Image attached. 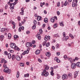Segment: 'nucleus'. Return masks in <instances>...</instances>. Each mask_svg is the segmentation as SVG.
<instances>
[{"label":"nucleus","mask_w":80,"mask_h":80,"mask_svg":"<svg viewBox=\"0 0 80 80\" xmlns=\"http://www.w3.org/2000/svg\"><path fill=\"white\" fill-rule=\"evenodd\" d=\"M46 67L45 68V70H49V67L48 66V65H46Z\"/></svg>","instance_id":"obj_18"},{"label":"nucleus","mask_w":80,"mask_h":80,"mask_svg":"<svg viewBox=\"0 0 80 80\" xmlns=\"http://www.w3.org/2000/svg\"><path fill=\"white\" fill-rule=\"evenodd\" d=\"M70 37L71 38H72V39H73V38H74V37H73V36L71 34Z\"/></svg>","instance_id":"obj_54"},{"label":"nucleus","mask_w":80,"mask_h":80,"mask_svg":"<svg viewBox=\"0 0 80 80\" xmlns=\"http://www.w3.org/2000/svg\"><path fill=\"white\" fill-rule=\"evenodd\" d=\"M68 2H67V1H66L65 3L64 4V6H67V5H69V3L70 2V0H68Z\"/></svg>","instance_id":"obj_10"},{"label":"nucleus","mask_w":80,"mask_h":80,"mask_svg":"<svg viewBox=\"0 0 80 80\" xmlns=\"http://www.w3.org/2000/svg\"><path fill=\"white\" fill-rule=\"evenodd\" d=\"M3 67L4 68H5L3 70L4 72L10 74L11 73V70L9 69L8 68H7V66L6 64H4L3 65Z\"/></svg>","instance_id":"obj_1"},{"label":"nucleus","mask_w":80,"mask_h":80,"mask_svg":"<svg viewBox=\"0 0 80 80\" xmlns=\"http://www.w3.org/2000/svg\"><path fill=\"white\" fill-rule=\"evenodd\" d=\"M39 32H38V34L36 36V37L38 38L39 40H40V39L41 38V36H40V34H42L43 33L42 29H40L39 30Z\"/></svg>","instance_id":"obj_2"},{"label":"nucleus","mask_w":80,"mask_h":80,"mask_svg":"<svg viewBox=\"0 0 80 80\" xmlns=\"http://www.w3.org/2000/svg\"><path fill=\"white\" fill-rule=\"evenodd\" d=\"M15 58L18 61H19V60H21V58L19 55H16V56Z\"/></svg>","instance_id":"obj_12"},{"label":"nucleus","mask_w":80,"mask_h":80,"mask_svg":"<svg viewBox=\"0 0 80 80\" xmlns=\"http://www.w3.org/2000/svg\"><path fill=\"white\" fill-rule=\"evenodd\" d=\"M35 42H35V41L33 40L32 42V44H33H33H35Z\"/></svg>","instance_id":"obj_57"},{"label":"nucleus","mask_w":80,"mask_h":80,"mask_svg":"<svg viewBox=\"0 0 80 80\" xmlns=\"http://www.w3.org/2000/svg\"><path fill=\"white\" fill-rule=\"evenodd\" d=\"M8 58H9V59H11V58H12V56L11 55V54L8 53Z\"/></svg>","instance_id":"obj_22"},{"label":"nucleus","mask_w":80,"mask_h":80,"mask_svg":"<svg viewBox=\"0 0 80 80\" xmlns=\"http://www.w3.org/2000/svg\"><path fill=\"white\" fill-rule=\"evenodd\" d=\"M44 40L45 41H47L48 40V37L47 36H46L44 38Z\"/></svg>","instance_id":"obj_33"},{"label":"nucleus","mask_w":80,"mask_h":80,"mask_svg":"<svg viewBox=\"0 0 80 80\" xmlns=\"http://www.w3.org/2000/svg\"><path fill=\"white\" fill-rule=\"evenodd\" d=\"M32 44L30 42H27L26 43V47L28 48L32 47Z\"/></svg>","instance_id":"obj_9"},{"label":"nucleus","mask_w":80,"mask_h":80,"mask_svg":"<svg viewBox=\"0 0 80 80\" xmlns=\"http://www.w3.org/2000/svg\"><path fill=\"white\" fill-rule=\"evenodd\" d=\"M27 53V51H25L23 53H22V54L23 55H25V54H26Z\"/></svg>","instance_id":"obj_44"},{"label":"nucleus","mask_w":80,"mask_h":80,"mask_svg":"<svg viewBox=\"0 0 80 80\" xmlns=\"http://www.w3.org/2000/svg\"><path fill=\"white\" fill-rule=\"evenodd\" d=\"M74 75L75 78H76V77H77V75H78V72H75Z\"/></svg>","instance_id":"obj_16"},{"label":"nucleus","mask_w":80,"mask_h":80,"mask_svg":"<svg viewBox=\"0 0 80 80\" xmlns=\"http://www.w3.org/2000/svg\"><path fill=\"white\" fill-rule=\"evenodd\" d=\"M3 12V9H0V12L1 13H2Z\"/></svg>","instance_id":"obj_52"},{"label":"nucleus","mask_w":80,"mask_h":80,"mask_svg":"<svg viewBox=\"0 0 80 80\" xmlns=\"http://www.w3.org/2000/svg\"><path fill=\"white\" fill-rule=\"evenodd\" d=\"M14 38L15 39L17 38H18V35H15L14 36Z\"/></svg>","instance_id":"obj_39"},{"label":"nucleus","mask_w":80,"mask_h":80,"mask_svg":"<svg viewBox=\"0 0 80 80\" xmlns=\"http://www.w3.org/2000/svg\"><path fill=\"white\" fill-rule=\"evenodd\" d=\"M40 53V51L39 50H38L36 51L35 53L36 55H38Z\"/></svg>","instance_id":"obj_17"},{"label":"nucleus","mask_w":80,"mask_h":80,"mask_svg":"<svg viewBox=\"0 0 80 80\" xmlns=\"http://www.w3.org/2000/svg\"><path fill=\"white\" fill-rule=\"evenodd\" d=\"M76 66L78 67H80V62H78L76 64Z\"/></svg>","instance_id":"obj_26"},{"label":"nucleus","mask_w":80,"mask_h":80,"mask_svg":"<svg viewBox=\"0 0 80 80\" xmlns=\"http://www.w3.org/2000/svg\"><path fill=\"white\" fill-rule=\"evenodd\" d=\"M59 24L60 26H62V27H63L64 25H63V22L62 21L61 22H59Z\"/></svg>","instance_id":"obj_24"},{"label":"nucleus","mask_w":80,"mask_h":80,"mask_svg":"<svg viewBox=\"0 0 80 80\" xmlns=\"http://www.w3.org/2000/svg\"><path fill=\"white\" fill-rule=\"evenodd\" d=\"M18 21H19V22H20V21L21 20V18H20V16L18 17Z\"/></svg>","instance_id":"obj_36"},{"label":"nucleus","mask_w":80,"mask_h":80,"mask_svg":"<svg viewBox=\"0 0 80 80\" xmlns=\"http://www.w3.org/2000/svg\"><path fill=\"white\" fill-rule=\"evenodd\" d=\"M57 26V23L54 24V28H56Z\"/></svg>","instance_id":"obj_55"},{"label":"nucleus","mask_w":80,"mask_h":80,"mask_svg":"<svg viewBox=\"0 0 80 80\" xmlns=\"http://www.w3.org/2000/svg\"><path fill=\"white\" fill-rule=\"evenodd\" d=\"M21 30H22V29H21V27H20L19 28V32H21Z\"/></svg>","instance_id":"obj_62"},{"label":"nucleus","mask_w":80,"mask_h":80,"mask_svg":"<svg viewBox=\"0 0 80 80\" xmlns=\"http://www.w3.org/2000/svg\"><path fill=\"white\" fill-rule=\"evenodd\" d=\"M19 65L21 67H24V63H20Z\"/></svg>","instance_id":"obj_28"},{"label":"nucleus","mask_w":80,"mask_h":80,"mask_svg":"<svg viewBox=\"0 0 80 80\" xmlns=\"http://www.w3.org/2000/svg\"><path fill=\"white\" fill-rule=\"evenodd\" d=\"M12 24L13 25V28H15V22L13 21H12Z\"/></svg>","instance_id":"obj_19"},{"label":"nucleus","mask_w":80,"mask_h":80,"mask_svg":"<svg viewBox=\"0 0 80 80\" xmlns=\"http://www.w3.org/2000/svg\"><path fill=\"white\" fill-rule=\"evenodd\" d=\"M49 75V73L47 72V71L45 70H44L43 72L42 73V76H44L45 77H48Z\"/></svg>","instance_id":"obj_3"},{"label":"nucleus","mask_w":80,"mask_h":80,"mask_svg":"<svg viewBox=\"0 0 80 80\" xmlns=\"http://www.w3.org/2000/svg\"><path fill=\"white\" fill-rule=\"evenodd\" d=\"M58 68V65H56V66H54L53 67L54 69H56V68Z\"/></svg>","instance_id":"obj_51"},{"label":"nucleus","mask_w":80,"mask_h":80,"mask_svg":"<svg viewBox=\"0 0 80 80\" xmlns=\"http://www.w3.org/2000/svg\"><path fill=\"white\" fill-rule=\"evenodd\" d=\"M54 60H55V61H56V62H57V63H60V59H59L58 58H57V57H55Z\"/></svg>","instance_id":"obj_8"},{"label":"nucleus","mask_w":80,"mask_h":80,"mask_svg":"<svg viewBox=\"0 0 80 80\" xmlns=\"http://www.w3.org/2000/svg\"><path fill=\"white\" fill-rule=\"evenodd\" d=\"M46 55L47 57H50L51 55V54H50V52H47L46 53Z\"/></svg>","instance_id":"obj_13"},{"label":"nucleus","mask_w":80,"mask_h":80,"mask_svg":"<svg viewBox=\"0 0 80 80\" xmlns=\"http://www.w3.org/2000/svg\"><path fill=\"white\" fill-rule=\"evenodd\" d=\"M63 35L64 37H66V35H65V32H64L63 33Z\"/></svg>","instance_id":"obj_50"},{"label":"nucleus","mask_w":80,"mask_h":80,"mask_svg":"<svg viewBox=\"0 0 80 80\" xmlns=\"http://www.w3.org/2000/svg\"><path fill=\"white\" fill-rule=\"evenodd\" d=\"M57 76L58 79H59L60 78V76L58 74H57Z\"/></svg>","instance_id":"obj_41"},{"label":"nucleus","mask_w":80,"mask_h":80,"mask_svg":"<svg viewBox=\"0 0 80 80\" xmlns=\"http://www.w3.org/2000/svg\"><path fill=\"white\" fill-rule=\"evenodd\" d=\"M56 48H59V44H57L56 45Z\"/></svg>","instance_id":"obj_47"},{"label":"nucleus","mask_w":80,"mask_h":80,"mask_svg":"<svg viewBox=\"0 0 80 80\" xmlns=\"http://www.w3.org/2000/svg\"><path fill=\"white\" fill-rule=\"evenodd\" d=\"M51 21L52 23H54L55 21V18L54 17H52L51 19Z\"/></svg>","instance_id":"obj_15"},{"label":"nucleus","mask_w":80,"mask_h":80,"mask_svg":"<svg viewBox=\"0 0 80 80\" xmlns=\"http://www.w3.org/2000/svg\"><path fill=\"white\" fill-rule=\"evenodd\" d=\"M20 76V72H19V71H17V78H18Z\"/></svg>","instance_id":"obj_23"},{"label":"nucleus","mask_w":80,"mask_h":80,"mask_svg":"<svg viewBox=\"0 0 80 80\" xmlns=\"http://www.w3.org/2000/svg\"><path fill=\"white\" fill-rule=\"evenodd\" d=\"M26 33L27 34H29V33H30V32L29 31H27L26 32Z\"/></svg>","instance_id":"obj_56"},{"label":"nucleus","mask_w":80,"mask_h":80,"mask_svg":"<svg viewBox=\"0 0 80 80\" xmlns=\"http://www.w3.org/2000/svg\"><path fill=\"white\" fill-rule=\"evenodd\" d=\"M32 29L33 30H34L36 28V25L35 24H34L32 27Z\"/></svg>","instance_id":"obj_31"},{"label":"nucleus","mask_w":80,"mask_h":80,"mask_svg":"<svg viewBox=\"0 0 80 80\" xmlns=\"http://www.w3.org/2000/svg\"><path fill=\"white\" fill-rule=\"evenodd\" d=\"M38 62H42V60L40 58L38 59Z\"/></svg>","instance_id":"obj_61"},{"label":"nucleus","mask_w":80,"mask_h":80,"mask_svg":"<svg viewBox=\"0 0 80 80\" xmlns=\"http://www.w3.org/2000/svg\"><path fill=\"white\" fill-rule=\"evenodd\" d=\"M54 38H57V37H60V36L58 35V34H56L54 35Z\"/></svg>","instance_id":"obj_20"},{"label":"nucleus","mask_w":80,"mask_h":80,"mask_svg":"<svg viewBox=\"0 0 80 80\" xmlns=\"http://www.w3.org/2000/svg\"><path fill=\"white\" fill-rule=\"evenodd\" d=\"M20 15H24V12H20Z\"/></svg>","instance_id":"obj_53"},{"label":"nucleus","mask_w":80,"mask_h":80,"mask_svg":"<svg viewBox=\"0 0 80 80\" xmlns=\"http://www.w3.org/2000/svg\"><path fill=\"white\" fill-rule=\"evenodd\" d=\"M42 18L40 16H38L37 17V20L38 21H40V20H42Z\"/></svg>","instance_id":"obj_14"},{"label":"nucleus","mask_w":80,"mask_h":80,"mask_svg":"<svg viewBox=\"0 0 80 80\" xmlns=\"http://www.w3.org/2000/svg\"><path fill=\"white\" fill-rule=\"evenodd\" d=\"M76 64L75 63H72L71 65V68L72 69H75L76 67Z\"/></svg>","instance_id":"obj_6"},{"label":"nucleus","mask_w":80,"mask_h":80,"mask_svg":"<svg viewBox=\"0 0 80 80\" xmlns=\"http://www.w3.org/2000/svg\"><path fill=\"white\" fill-rule=\"evenodd\" d=\"M4 61H5V59L2 58L1 59V61L0 62L1 63H3V62H4Z\"/></svg>","instance_id":"obj_32"},{"label":"nucleus","mask_w":80,"mask_h":80,"mask_svg":"<svg viewBox=\"0 0 80 80\" xmlns=\"http://www.w3.org/2000/svg\"><path fill=\"white\" fill-rule=\"evenodd\" d=\"M25 10V8L24 7H23L21 9V12H24V10Z\"/></svg>","instance_id":"obj_34"},{"label":"nucleus","mask_w":80,"mask_h":80,"mask_svg":"<svg viewBox=\"0 0 80 80\" xmlns=\"http://www.w3.org/2000/svg\"><path fill=\"white\" fill-rule=\"evenodd\" d=\"M75 60H78V58L77 57H76L75 58Z\"/></svg>","instance_id":"obj_64"},{"label":"nucleus","mask_w":80,"mask_h":80,"mask_svg":"<svg viewBox=\"0 0 80 80\" xmlns=\"http://www.w3.org/2000/svg\"><path fill=\"white\" fill-rule=\"evenodd\" d=\"M0 80H4V78H3V76H1L0 77Z\"/></svg>","instance_id":"obj_38"},{"label":"nucleus","mask_w":80,"mask_h":80,"mask_svg":"<svg viewBox=\"0 0 80 80\" xmlns=\"http://www.w3.org/2000/svg\"><path fill=\"white\" fill-rule=\"evenodd\" d=\"M29 50H30V48H28L27 49V51H26L27 52V54L28 53V52H29Z\"/></svg>","instance_id":"obj_46"},{"label":"nucleus","mask_w":80,"mask_h":80,"mask_svg":"<svg viewBox=\"0 0 80 80\" xmlns=\"http://www.w3.org/2000/svg\"><path fill=\"white\" fill-rule=\"evenodd\" d=\"M56 54L58 56L60 55V53L59 52H56Z\"/></svg>","instance_id":"obj_58"},{"label":"nucleus","mask_w":80,"mask_h":80,"mask_svg":"<svg viewBox=\"0 0 80 80\" xmlns=\"http://www.w3.org/2000/svg\"><path fill=\"white\" fill-rule=\"evenodd\" d=\"M51 75L52 76H53L54 75V73H53V71H51Z\"/></svg>","instance_id":"obj_37"},{"label":"nucleus","mask_w":80,"mask_h":80,"mask_svg":"<svg viewBox=\"0 0 80 80\" xmlns=\"http://www.w3.org/2000/svg\"><path fill=\"white\" fill-rule=\"evenodd\" d=\"M8 37L9 39H10L11 38H12V35H11V34L10 33L8 34Z\"/></svg>","instance_id":"obj_25"},{"label":"nucleus","mask_w":80,"mask_h":80,"mask_svg":"<svg viewBox=\"0 0 80 80\" xmlns=\"http://www.w3.org/2000/svg\"><path fill=\"white\" fill-rule=\"evenodd\" d=\"M21 28L22 30H24V27L23 26H22L21 27Z\"/></svg>","instance_id":"obj_60"},{"label":"nucleus","mask_w":80,"mask_h":80,"mask_svg":"<svg viewBox=\"0 0 80 80\" xmlns=\"http://www.w3.org/2000/svg\"><path fill=\"white\" fill-rule=\"evenodd\" d=\"M46 43H47V41H44L42 43L43 46H45V44H46Z\"/></svg>","instance_id":"obj_42"},{"label":"nucleus","mask_w":80,"mask_h":80,"mask_svg":"<svg viewBox=\"0 0 80 80\" xmlns=\"http://www.w3.org/2000/svg\"><path fill=\"white\" fill-rule=\"evenodd\" d=\"M67 78H68V76L67 75L65 74H63L62 76V78L63 80H65V79H67Z\"/></svg>","instance_id":"obj_7"},{"label":"nucleus","mask_w":80,"mask_h":80,"mask_svg":"<svg viewBox=\"0 0 80 80\" xmlns=\"http://www.w3.org/2000/svg\"><path fill=\"white\" fill-rule=\"evenodd\" d=\"M0 38L1 40L2 41V40H3V39H4V36L1 35L0 37Z\"/></svg>","instance_id":"obj_21"},{"label":"nucleus","mask_w":80,"mask_h":80,"mask_svg":"<svg viewBox=\"0 0 80 80\" xmlns=\"http://www.w3.org/2000/svg\"><path fill=\"white\" fill-rule=\"evenodd\" d=\"M4 53L5 55H8V52L7 51H5L4 52Z\"/></svg>","instance_id":"obj_40"},{"label":"nucleus","mask_w":80,"mask_h":80,"mask_svg":"<svg viewBox=\"0 0 80 80\" xmlns=\"http://www.w3.org/2000/svg\"><path fill=\"white\" fill-rule=\"evenodd\" d=\"M51 71H53V68L52 67H51Z\"/></svg>","instance_id":"obj_59"},{"label":"nucleus","mask_w":80,"mask_h":80,"mask_svg":"<svg viewBox=\"0 0 80 80\" xmlns=\"http://www.w3.org/2000/svg\"><path fill=\"white\" fill-rule=\"evenodd\" d=\"M10 6V9L11 10H13V9H14V7H15V6L14 5L13 3H11Z\"/></svg>","instance_id":"obj_11"},{"label":"nucleus","mask_w":80,"mask_h":80,"mask_svg":"<svg viewBox=\"0 0 80 80\" xmlns=\"http://www.w3.org/2000/svg\"><path fill=\"white\" fill-rule=\"evenodd\" d=\"M10 47L12 48H14V49L16 48V44L14 43H11L10 44Z\"/></svg>","instance_id":"obj_5"},{"label":"nucleus","mask_w":80,"mask_h":80,"mask_svg":"<svg viewBox=\"0 0 80 80\" xmlns=\"http://www.w3.org/2000/svg\"><path fill=\"white\" fill-rule=\"evenodd\" d=\"M9 51L10 53H13L14 52L13 50H10Z\"/></svg>","instance_id":"obj_63"},{"label":"nucleus","mask_w":80,"mask_h":80,"mask_svg":"<svg viewBox=\"0 0 80 80\" xmlns=\"http://www.w3.org/2000/svg\"><path fill=\"white\" fill-rule=\"evenodd\" d=\"M73 1L72 2V6L73 7H77V3L78 2V0H73Z\"/></svg>","instance_id":"obj_4"},{"label":"nucleus","mask_w":80,"mask_h":80,"mask_svg":"<svg viewBox=\"0 0 80 80\" xmlns=\"http://www.w3.org/2000/svg\"><path fill=\"white\" fill-rule=\"evenodd\" d=\"M44 22H45V23H47L48 22V19L47 18H44Z\"/></svg>","instance_id":"obj_27"},{"label":"nucleus","mask_w":80,"mask_h":80,"mask_svg":"<svg viewBox=\"0 0 80 80\" xmlns=\"http://www.w3.org/2000/svg\"><path fill=\"white\" fill-rule=\"evenodd\" d=\"M50 46V42H48L46 44V47H49Z\"/></svg>","instance_id":"obj_43"},{"label":"nucleus","mask_w":80,"mask_h":80,"mask_svg":"<svg viewBox=\"0 0 80 80\" xmlns=\"http://www.w3.org/2000/svg\"><path fill=\"white\" fill-rule=\"evenodd\" d=\"M67 55H64V58L65 60H67Z\"/></svg>","instance_id":"obj_48"},{"label":"nucleus","mask_w":80,"mask_h":80,"mask_svg":"<svg viewBox=\"0 0 80 80\" xmlns=\"http://www.w3.org/2000/svg\"><path fill=\"white\" fill-rule=\"evenodd\" d=\"M15 50H17L18 51H20V48H18L17 46H16V48L14 49Z\"/></svg>","instance_id":"obj_29"},{"label":"nucleus","mask_w":80,"mask_h":80,"mask_svg":"<svg viewBox=\"0 0 80 80\" xmlns=\"http://www.w3.org/2000/svg\"><path fill=\"white\" fill-rule=\"evenodd\" d=\"M5 30H6V29H5V28H2L1 29V32H4Z\"/></svg>","instance_id":"obj_35"},{"label":"nucleus","mask_w":80,"mask_h":80,"mask_svg":"<svg viewBox=\"0 0 80 80\" xmlns=\"http://www.w3.org/2000/svg\"><path fill=\"white\" fill-rule=\"evenodd\" d=\"M33 23L34 25H37V21H36V20H34L33 21Z\"/></svg>","instance_id":"obj_45"},{"label":"nucleus","mask_w":80,"mask_h":80,"mask_svg":"<svg viewBox=\"0 0 80 80\" xmlns=\"http://www.w3.org/2000/svg\"><path fill=\"white\" fill-rule=\"evenodd\" d=\"M60 2H58V3H57V7H60Z\"/></svg>","instance_id":"obj_49"},{"label":"nucleus","mask_w":80,"mask_h":80,"mask_svg":"<svg viewBox=\"0 0 80 80\" xmlns=\"http://www.w3.org/2000/svg\"><path fill=\"white\" fill-rule=\"evenodd\" d=\"M15 55H13L12 56V60H15Z\"/></svg>","instance_id":"obj_30"}]
</instances>
